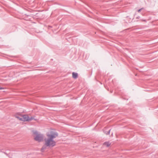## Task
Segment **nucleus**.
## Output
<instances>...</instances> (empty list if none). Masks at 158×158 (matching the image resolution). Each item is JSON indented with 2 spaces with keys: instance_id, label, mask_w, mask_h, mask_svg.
<instances>
[{
  "instance_id": "f257e3e1",
  "label": "nucleus",
  "mask_w": 158,
  "mask_h": 158,
  "mask_svg": "<svg viewBox=\"0 0 158 158\" xmlns=\"http://www.w3.org/2000/svg\"><path fill=\"white\" fill-rule=\"evenodd\" d=\"M45 145L49 148H52L56 145V142L54 140L47 138L44 139Z\"/></svg>"
},
{
  "instance_id": "f03ea898",
  "label": "nucleus",
  "mask_w": 158,
  "mask_h": 158,
  "mask_svg": "<svg viewBox=\"0 0 158 158\" xmlns=\"http://www.w3.org/2000/svg\"><path fill=\"white\" fill-rule=\"evenodd\" d=\"M46 135L48 138L54 140V139L58 136V134L56 131H51L49 132H48L47 133Z\"/></svg>"
},
{
  "instance_id": "7ed1b4c3",
  "label": "nucleus",
  "mask_w": 158,
  "mask_h": 158,
  "mask_svg": "<svg viewBox=\"0 0 158 158\" xmlns=\"http://www.w3.org/2000/svg\"><path fill=\"white\" fill-rule=\"evenodd\" d=\"M34 134L36 135L34 138L35 140L39 142H41L43 139V135L42 134H39L37 131H33Z\"/></svg>"
},
{
  "instance_id": "20e7f679",
  "label": "nucleus",
  "mask_w": 158,
  "mask_h": 158,
  "mask_svg": "<svg viewBox=\"0 0 158 158\" xmlns=\"http://www.w3.org/2000/svg\"><path fill=\"white\" fill-rule=\"evenodd\" d=\"M16 117L20 121H23L24 122L29 121V116L27 115L17 116Z\"/></svg>"
},
{
  "instance_id": "39448f33",
  "label": "nucleus",
  "mask_w": 158,
  "mask_h": 158,
  "mask_svg": "<svg viewBox=\"0 0 158 158\" xmlns=\"http://www.w3.org/2000/svg\"><path fill=\"white\" fill-rule=\"evenodd\" d=\"M78 77V73H77L73 72L72 73V77H73L75 79H77Z\"/></svg>"
},
{
  "instance_id": "423d86ee",
  "label": "nucleus",
  "mask_w": 158,
  "mask_h": 158,
  "mask_svg": "<svg viewBox=\"0 0 158 158\" xmlns=\"http://www.w3.org/2000/svg\"><path fill=\"white\" fill-rule=\"evenodd\" d=\"M111 145V143L109 142H105L103 143V145H106V147H109Z\"/></svg>"
},
{
  "instance_id": "0eeeda50",
  "label": "nucleus",
  "mask_w": 158,
  "mask_h": 158,
  "mask_svg": "<svg viewBox=\"0 0 158 158\" xmlns=\"http://www.w3.org/2000/svg\"><path fill=\"white\" fill-rule=\"evenodd\" d=\"M48 147L46 146L45 144L41 148V151L42 152H44V150L46 149L47 147Z\"/></svg>"
},
{
  "instance_id": "6e6552de",
  "label": "nucleus",
  "mask_w": 158,
  "mask_h": 158,
  "mask_svg": "<svg viewBox=\"0 0 158 158\" xmlns=\"http://www.w3.org/2000/svg\"><path fill=\"white\" fill-rule=\"evenodd\" d=\"M34 119L35 120H36V119H35L33 117L31 116V118H29V121H31L32 120Z\"/></svg>"
},
{
  "instance_id": "1a4fd4ad",
  "label": "nucleus",
  "mask_w": 158,
  "mask_h": 158,
  "mask_svg": "<svg viewBox=\"0 0 158 158\" xmlns=\"http://www.w3.org/2000/svg\"><path fill=\"white\" fill-rule=\"evenodd\" d=\"M110 130H111L110 129L107 131H105L104 132L107 135L109 134Z\"/></svg>"
},
{
  "instance_id": "9d476101",
  "label": "nucleus",
  "mask_w": 158,
  "mask_h": 158,
  "mask_svg": "<svg viewBox=\"0 0 158 158\" xmlns=\"http://www.w3.org/2000/svg\"><path fill=\"white\" fill-rule=\"evenodd\" d=\"M143 9H144V8H141V9H139V10H138V12H140L142 10H143Z\"/></svg>"
},
{
  "instance_id": "9b49d317",
  "label": "nucleus",
  "mask_w": 158,
  "mask_h": 158,
  "mask_svg": "<svg viewBox=\"0 0 158 158\" xmlns=\"http://www.w3.org/2000/svg\"><path fill=\"white\" fill-rule=\"evenodd\" d=\"M140 20L146 22V20L145 19H141Z\"/></svg>"
},
{
  "instance_id": "f8f14e48",
  "label": "nucleus",
  "mask_w": 158,
  "mask_h": 158,
  "mask_svg": "<svg viewBox=\"0 0 158 158\" xmlns=\"http://www.w3.org/2000/svg\"><path fill=\"white\" fill-rule=\"evenodd\" d=\"M4 88L0 86V90L4 89Z\"/></svg>"
},
{
  "instance_id": "ddd939ff",
  "label": "nucleus",
  "mask_w": 158,
  "mask_h": 158,
  "mask_svg": "<svg viewBox=\"0 0 158 158\" xmlns=\"http://www.w3.org/2000/svg\"><path fill=\"white\" fill-rule=\"evenodd\" d=\"M140 18V17L139 16H138V17H136V19H139Z\"/></svg>"
}]
</instances>
